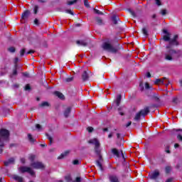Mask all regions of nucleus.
Masks as SVG:
<instances>
[{"instance_id": "obj_7", "label": "nucleus", "mask_w": 182, "mask_h": 182, "mask_svg": "<svg viewBox=\"0 0 182 182\" xmlns=\"http://www.w3.org/2000/svg\"><path fill=\"white\" fill-rule=\"evenodd\" d=\"M31 166L33 168H45V165L42 162H33Z\"/></svg>"}, {"instance_id": "obj_9", "label": "nucleus", "mask_w": 182, "mask_h": 182, "mask_svg": "<svg viewBox=\"0 0 182 182\" xmlns=\"http://www.w3.org/2000/svg\"><path fill=\"white\" fill-rule=\"evenodd\" d=\"M114 25H119V23H122V21H120V18H119L116 15H113L111 18Z\"/></svg>"}, {"instance_id": "obj_16", "label": "nucleus", "mask_w": 182, "mask_h": 182, "mask_svg": "<svg viewBox=\"0 0 182 182\" xmlns=\"http://www.w3.org/2000/svg\"><path fill=\"white\" fill-rule=\"evenodd\" d=\"M70 153V151H65L64 153H62L59 156H58V160H62V159H65Z\"/></svg>"}, {"instance_id": "obj_48", "label": "nucleus", "mask_w": 182, "mask_h": 182, "mask_svg": "<svg viewBox=\"0 0 182 182\" xmlns=\"http://www.w3.org/2000/svg\"><path fill=\"white\" fill-rule=\"evenodd\" d=\"M173 181H174V178L170 177L167 178L165 182H173Z\"/></svg>"}, {"instance_id": "obj_55", "label": "nucleus", "mask_w": 182, "mask_h": 182, "mask_svg": "<svg viewBox=\"0 0 182 182\" xmlns=\"http://www.w3.org/2000/svg\"><path fill=\"white\" fill-rule=\"evenodd\" d=\"M145 89H146L147 90L150 89V84H149V82L145 83Z\"/></svg>"}, {"instance_id": "obj_26", "label": "nucleus", "mask_w": 182, "mask_h": 182, "mask_svg": "<svg viewBox=\"0 0 182 182\" xmlns=\"http://www.w3.org/2000/svg\"><path fill=\"white\" fill-rule=\"evenodd\" d=\"M95 21L97 25H100V26L104 25L103 20L100 17H96Z\"/></svg>"}, {"instance_id": "obj_19", "label": "nucleus", "mask_w": 182, "mask_h": 182, "mask_svg": "<svg viewBox=\"0 0 182 182\" xmlns=\"http://www.w3.org/2000/svg\"><path fill=\"white\" fill-rule=\"evenodd\" d=\"M54 95L55 96H57V97H58L59 99H61V100H63V99H65V95L59 91L54 92Z\"/></svg>"}, {"instance_id": "obj_11", "label": "nucleus", "mask_w": 182, "mask_h": 182, "mask_svg": "<svg viewBox=\"0 0 182 182\" xmlns=\"http://www.w3.org/2000/svg\"><path fill=\"white\" fill-rule=\"evenodd\" d=\"M163 33H165V35L163 37V40L165 41V42H167L168 41L170 40V36L171 34L169 33L168 31L166 30V29H164L163 30Z\"/></svg>"}, {"instance_id": "obj_36", "label": "nucleus", "mask_w": 182, "mask_h": 182, "mask_svg": "<svg viewBox=\"0 0 182 182\" xmlns=\"http://www.w3.org/2000/svg\"><path fill=\"white\" fill-rule=\"evenodd\" d=\"M66 83H70V82H73V77H68L64 80Z\"/></svg>"}, {"instance_id": "obj_22", "label": "nucleus", "mask_w": 182, "mask_h": 182, "mask_svg": "<svg viewBox=\"0 0 182 182\" xmlns=\"http://www.w3.org/2000/svg\"><path fill=\"white\" fill-rule=\"evenodd\" d=\"M88 143H90V144H95V146H96L97 144H100V142H99L97 139H90L88 141Z\"/></svg>"}, {"instance_id": "obj_14", "label": "nucleus", "mask_w": 182, "mask_h": 182, "mask_svg": "<svg viewBox=\"0 0 182 182\" xmlns=\"http://www.w3.org/2000/svg\"><path fill=\"white\" fill-rule=\"evenodd\" d=\"M72 112V107H67L63 112L64 117L68 118L69 117V115L70 114V112Z\"/></svg>"}, {"instance_id": "obj_2", "label": "nucleus", "mask_w": 182, "mask_h": 182, "mask_svg": "<svg viewBox=\"0 0 182 182\" xmlns=\"http://www.w3.org/2000/svg\"><path fill=\"white\" fill-rule=\"evenodd\" d=\"M5 141H9V131L8 129H0V147H5Z\"/></svg>"}, {"instance_id": "obj_25", "label": "nucleus", "mask_w": 182, "mask_h": 182, "mask_svg": "<svg viewBox=\"0 0 182 182\" xmlns=\"http://www.w3.org/2000/svg\"><path fill=\"white\" fill-rule=\"evenodd\" d=\"M33 12L34 15H38V12H39V6L38 5H34L33 9Z\"/></svg>"}, {"instance_id": "obj_51", "label": "nucleus", "mask_w": 182, "mask_h": 182, "mask_svg": "<svg viewBox=\"0 0 182 182\" xmlns=\"http://www.w3.org/2000/svg\"><path fill=\"white\" fill-rule=\"evenodd\" d=\"M73 164H74V166H77L79 165V160L75 159L73 161Z\"/></svg>"}, {"instance_id": "obj_15", "label": "nucleus", "mask_w": 182, "mask_h": 182, "mask_svg": "<svg viewBox=\"0 0 182 182\" xmlns=\"http://www.w3.org/2000/svg\"><path fill=\"white\" fill-rule=\"evenodd\" d=\"M94 150L97 156H100V154H102V151L100 150V144H97V145L95 146Z\"/></svg>"}, {"instance_id": "obj_18", "label": "nucleus", "mask_w": 182, "mask_h": 182, "mask_svg": "<svg viewBox=\"0 0 182 182\" xmlns=\"http://www.w3.org/2000/svg\"><path fill=\"white\" fill-rule=\"evenodd\" d=\"M15 163V159L14 158H10L8 161H4V166L8 167L9 164H14Z\"/></svg>"}, {"instance_id": "obj_41", "label": "nucleus", "mask_w": 182, "mask_h": 182, "mask_svg": "<svg viewBox=\"0 0 182 182\" xmlns=\"http://www.w3.org/2000/svg\"><path fill=\"white\" fill-rule=\"evenodd\" d=\"M165 59L166 60H173V57L168 54H166Z\"/></svg>"}, {"instance_id": "obj_3", "label": "nucleus", "mask_w": 182, "mask_h": 182, "mask_svg": "<svg viewBox=\"0 0 182 182\" xmlns=\"http://www.w3.org/2000/svg\"><path fill=\"white\" fill-rule=\"evenodd\" d=\"M150 113V107H146L144 109H141L139 112H137L134 118V120L135 122H139L140 121V119L141 118V116L143 117H146L148 114Z\"/></svg>"}, {"instance_id": "obj_39", "label": "nucleus", "mask_w": 182, "mask_h": 182, "mask_svg": "<svg viewBox=\"0 0 182 182\" xmlns=\"http://www.w3.org/2000/svg\"><path fill=\"white\" fill-rule=\"evenodd\" d=\"M9 52H10L11 53H15V52H16V48H15V47H9L8 48Z\"/></svg>"}, {"instance_id": "obj_34", "label": "nucleus", "mask_w": 182, "mask_h": 182, "mask_svg": "<svg viewBox=\"0 0 182 182\" xmlns=\"http://www.w3.org/2000/svg\"><path fill=\"white\" fill-rule=\"evenodd\" d=\"M47 139H48L50 141V146H52V143L53 141V138L49 135V134H46Z\"/></svg>"}, {"instance_id": "obj_17", "label": "nucleus", "mask_w": 182, "mask_h": 182, "mask_svg": "<svg viewBox=\"0 0 182 182\" xmlns=\"http://www.w3.org/2000/svg\"><path fill=\"white\" fill-rule=\"evenodd\" d=\"M70 153V151H65L64 153H62L59 156H58V160H62V159H65Z\"/></svg>"}, {"instance_id": "obj_23", "label": "nucleus", "mask_w": 182, "mask_h": 182, "mask_svg": "<svg viewBox=\"0 0 182 182\" xmlns=\"http://www.w3.org/2000/svg\"><path fill=\"white\" fill-rule=\"evenodd\" d=\"M173 170V168L171 167V166H165V173L166 175H168L171 173V171Z\"/></svg>"}, {"instance_id": "obj_4", "label": "nucleus", "mask_w": 182, "mask_h": 182, "mask_svg": "<svg viewBox=\"0 0 182 182\" xmlns=\"http://www.w3.org/2000/svg\"><path fill=\"white\" fill-rule=\"evenodd\" d=\"M102 48L104 50L107 52H110L111 53H117V48H114L110 43L105 42L102 43Z\"/></svg>"}, {"instance_id": "obj_8", "label": "nucleus", "mask_w": 182, "mask_h": 182, "mask_svg": "<svg viewBox=\"0 0 182 182\" xmlns=\"http://www.w3.org/2000/svg\"><path fill=\"white\" fill-rule=\"evenodd\" d=\"M90 71L85 70L82 74V82H87L89 80Z\"/></svg>"}, {"instance_id": "obj_10", "label": "nucleus", "mask_w": 182, "mask_h": 182, "mask_svg": "<svg viewBox=\"0 0 182 182\" xmlns=\"http://www.w3.org/2000/svg\"><path fill=\"white\" fill-rule=\"evenodd\" d=\"M112 154H114V156H116V157H117L119 159L120 157V153H121V154H123V150L121 149L119 151V150H117V149L113 148L112 149Z\"/></svg>"}, {"instance_id": "obj_33", "label": "nucleus", "mask_w": 182, "mask_h": 182, "mask_svg": "<svg viewBox=\"0 0 182 182\" xmlns=\"http://www.w3.org/2000/svg\"><path fill=\"white\" fill-rule=\"evenodd\" d=\"M28 140L31 143H35V139H33V137L32 136V134H28Z\"/></svg>"}, {"instance_id": "obj_43", "label": "nucleus", "mask_w": 182, "mask_h": 182, "mask_svg": "<svg viewBox=\"0 0 182 182\" xmlns=\"http://www.w3.org/2000/svg\"><path fill=\"white\" fill-rule=\"evenodd\" d=\"M26 52V48H23L20 50V56H23V55H25V53Z\"/></svg>"}, {"instance_id": "obj_13", "label": "nucleus", "mask_w": 182, "mask_h": 182, "mask_svg": "<svg viewBox=\"0 0 182 182\" xmlns=\"http://www.w3.org/2000/svg\"><path fill=\"white\" fill-rule=\"evenodd\" d=\"M30 16H31V11H29V10H26V11L21 14V18H22V19H28Z\"/></svg>"}, {"instance_id": "obj_27", "label": "nucleus", "mask_w": 182, "mask_h": 182, "mask_svg": "<svg viewBox=\"0 0 182 182\" xmlns=\"http://www.w3.org/2000/svg\"><path fill=\"white\" fill-rule=\"evenodd\" d=\"M122 102V95L117 97L116 105L117 107L120 106V102Z\"/></svg>"}, {"instance_id": "obj_44", "label": "nucleus", "mask_w": 182, "mask_h": 182, "mask_svg": "<svg viewBox=\"0 0 182 182\" xmlns=\"http://www.w3.org/2000/svg\"><path fill=\"white\" fill-rule=\"evenodd\" d=\"M181 166H182V163L181 162L178 163L176 164V170H180V168H181Z\"/></svg>"}, {"instance_id": "obj_37", "label": "nucleus", "mask_w": 182, "mask_h": 182, "mask_svg": "<svg viewBox=\"0 0 182 182\" xmlns=\"http://www.w3.org/2000/svg\"><path fill=\"white\" fill-rule=\"evenodd\" d=\"M24 90L26 92H28L29 90H32V87H31V85L30 84L26 85V86L24 87Z\"/></svg>"}, {"instance_id": "obj_52", "label": "nucleus", "mask_w": 182, "mask_h": 182, "mask_svg": "<svg viewBox=\"0 0 182 182\" xmlns=\"http://www.w3.org/2000/svg\"><path fill=\"white\" fill-rule=\"evenodd\" d=\"M36 128L37 130H42V126H41L39 124H36Z\"/></svg>"}, {"instance_id": "obj_21", "label": "nucleus", "mask_w": 182, "mask_h": 182, "mask_svg": "<svg viewBox=\"0 0 182 182\" xmlns=\"http://www.w3.org/2000/svg\"><path fill=\"white\" fill-rule=\"evenodd\" d=\"M13 179L18 182H23V178L18 175H14Z\"/></svg>"}, {"instance_id": "obj_42", "label": "nucleus", "mask_w": 182, "mask_h": 182, "mask_svg": "<svg viewBox=\"0 0 182 182\" xmlns=\"http://www.w3.org/2000/svg\"><path fill=\"white\" fill-rule=\"evenodd\" d=\"M84 5L86 6V8H90V5L89 4L88 0H84Z\"/></svg>"}, {"instance_id": "obj_54", "label": "nucleus", "mask_w": 182, "mask_h": 182, "mask_svg": "<svg viewBox=\"0 0 182 182\" xmlns=\"http://www.w3.org/2000/svg\"><path fill=\"white\" fill-rule=\"evenodd\" d=\"M32 53H35V50H30L29 51H28L26 55H32Z\"/></svg>"}, {"instance_id": "obj_50", "label": "nucleus", "mask_w": 182, "mask_h": 182, "mask_svg": "<svg viewBox=\"0 0 182 182\" xmlns=\"http://www.w3.org/2000/svg\"><path fill=\"white\" fill-rule=\"evenodd\" d=\"M65 12L66 14H70V15H75V14H73V12L70 9L65 10Z\"/></svg>"}, {"instance_id": "obj_5", "label": "nucleus", "mask_w": 182, "mask_h": 182, "mask_svg": "<svg viewBox=\"0 0 182 182\" xmlns=\"http://www.w3.org/2000/svg\"><path fill=\"white\" fill-rule=\"evenodd\" d=\"M18 171L22 173H28L29 174H31V176H35V171H33L32 168L28 166H21L20 168H18Z\"/></svg>"}, {"instance_id": "obj_38", "label": "nucleus", "mask_w": 182, "mask_h": 182, "mask_svg": "<svg viewBox=\"0 0 182 182\" xmlns=\"http://www.w3.org/2000/svg\"><path fill=\"white\" fill-rule=\"evenodd\" d=\"M93 11L95 14H97V15H105L103 12L100 11V10H98L97 9H94Z\"/></svg>"}, {"instance_id": "obj_28", "label": "nucleus", "mask_w": 182, "mask_h": 182, "mask_svg": "<svg viewBox=\"0 0 182 182\" xmlns=\"http://www.w3.org/2000/svg\"><path fill=\"white\" fill-rule=\"evenodd\" d=\"M39 107H49L50 104L48 102H43L41 104L38 105Z\"/></svg>"}, {"instance_id": "obj_32", "label": "nucleus", "mask_w": 182, "mask_h": 182, "mask_svg": "<svg viewBox=\"0 0 182 182\" xmlns=\"http://www.w3.org/2000/svg\"><path fill=\"white\" fill-rule=\"evenodd\" d=\"M35 159H36V156L34 154H31L28 157V159L30 160V161H31V163H33V161H35Z\"/></svg>"}, {"instance_id": "obj_56", "label": "nucleus", "mask_w": 182, "mask_h": 182, "mask_svg": "<svg viewBox=\"0 0 182 182\" xmlns=\"http://www.w3.org/2000/svg\"><path fill=\"white\" fill-rule=\"evenodd\" d=\"M97 156L99 157L98 161H100V162L103 161V158L102 156V154H100V155H97Z\"/></svg>"}, {"instance_id": "obj_40", "label": "nucleus", "mask_w": 182, "mask_h": 182, "mask_svg": "<svg viewBox=\"0 0 182 182\" xmlns=\"http://www.w3.org/2000/svg\"><path fill=\"white\" fill-rule=\"evenodd\" d=\"M129 12L132 18H136V13L134 11H132V9H129Z\"/></svg>"}, {"instance_id": "obj_47", "label": "nucleus", "mask_w": 182, "mask_h": 182, "mask_svg": "<svg viewBox=\"0 0 182 182\" xmlns=\"http://www.w3.org/2000/svg\"><path fill=\"white\" fill-rule=\"evenodd\" d=\"M139 87H140L141 91L144 90V84L143 83V82H141L139 83Z\"/></svg>"}, {"instance_id": "obj_46", "label": "nucleus", "mask_w": 182, "mask_h": 182, "mask_svg": "<svg viewBox=\"0 0 182 182\" xmlns=\"http://www.w3.org/2000/svg\"><path fill=\"white\" fill-rule=\"evenodd\" d=\"M12 75H13V76H16V75H18V69L14 68Z\"/></svg>"}, {"instance_id": "obj_30", "label": "nucleus", "mask_w": 182, "mask_h": 182, "mask_svg": "<svg viewBox=\"0 0 182 182\" xmlns=\"http://www.w3.org/2000/svg\"><path fill=\"white\" fill-rule=\"evenodd\" d=\"M172 103L174 105H178V103H180V100H178V97H175L172 99Z\"/></svg>"}, {"instance_id": "obj_24", "label": "nucleus", "mask_w": 182, "mask_h": 182, "mask_svg": "<svg viewBox=\"0 0 182 182\" xmlns=\"http://www.w3.org/2000/svg\"><path fill=\"white\" fill-rule=\"evenodd\" d=\"M95 164H96V166H97V167H99V168L101 171H103V165L102 164V162H100V161L97 160L95 161Z\"/></svg>"}, {"instance_id": "obj_62", "label": "nucleus", "mask_w": 182, "mask_h": 182, "mask_svg": "<svg viewBox=\"0 0 182 182\" xmlns=\"http://www.w3.org/2000/svg\"><path fill=\"white\" fill-rule=\"evenodd\" d=\"M146 77H151V74H150V73H146Z\"/></svg>"}, {"instance_id": "obj_29", "label": "nucleus", "mask_w": 182, "mask_h": 182, "mask_svg": "<svg viewBox=\"0 0 182 182\" xmlns=\"http://www.w3.org/2000/svg\"><path fill=\"white\" fill-rule=\"evenodd\" d=\"M164 79H166V77H164L163 80L158 78L155 80L154 84L159 85V83H161L163 85L164 83Z\"/></svg>"}, {"instance_id": "obj_6", "label": "nucleus", "mask_w": 182, "mask_h": 182, "mask_svg": "<svg viewBox=\"0 0 182 182\" xmlns=\"http://www.w3.org/2000/svg\"><path fill=\"white\" fill-rule=\"evenodd\" d=\"M160 177V171L156 169L154 172L149 173V180H157Z\"/></svg>"}, {"instance_id": "obj_31", "label": "nucleus", "mask_w": 182, "mask_h": 182, "mask_svg": "<svg viewBox=\"0 0 182 182\" xmlns=\"http://www.w3.org/2000/svg\"><path fill=\"white\" fill-rule=\"evenodd\" d=\"M33 25H36V26H39L41 25V21H39V18H36L33 21Z\"/></svg>"}, {"instance_id": "obj_20", "label": "nucleus", "mask_w": 182, "mask_h": 182, "mask_svg": "<svg viewBox=\"0 0 182 182\" xmlns=\"http://www.w3.org/2000/svg\"><path fill=\"white\" fill-rule=\"evenodd\" d=\"M76 43H77V45H78L79 46H84V47L87 46V43L86 41H83V40H82V41L77 40V41H76Z\"/></svg>"}, {"instance_id": "obj_35", "label": "nucleus", "mask_w": 182, "mask_h": 182, "mask_svg": "<svg viewBox=\"0 0 182 182\" xmlns=\"http://www.w3.org/2000/svg\"><path fill=\"white\" fill-rule=\"evenodd\" d=\"M141 31L144 36H147L149 35V32L147 31V28L146 27H144Z\"/></svg>"}, {"instance_id": "obj_64", "label": "nucleus", "mask_w": 182, "mask_h": 182, "mask_svg": "<svg viewBox=\"0 0 182 182\" xmlns=\"http://www.w3.org/2000/svg\"><path fill=\"white\" fill-rule=\"evenodd\" d=\"M117 139H120V133H117Z\"/></svg>"}, {"instance_id": "obj_45", "label": "nucleus", "mask_w": 182, "mask_h": 182, "mask_svg": "<svg viewBox=\"0 0 182 182\" xmlns=\"http://www.w3.org/2000/svg\"><path fill=\"white\" fill-rule=\"evenodd\" d=\"M161 14L163 16L167 15V10H166V9H162V10L161 11Z\"/></svg>"}, {"instance_id": "obj_1", "label": "nucleus", "mask_w": 182, "mask_h": 182, "mask_svg": "<svg viewBox=\"0 0 182 182\" xmlns=\"http://www.w3.org/2000/svg\"><path fill=\"white\" fill-rule=\"evenodd\" d=\"M177 39H178V35L177 34L174 35L173 38L171 39L169 37V40L167 41L168 42V45L166 47V49L167 50L166 52L169 55H176V53H177V51L173 49V46H178L180 45Z\"/></svg>"}, {"instance_id": "obj_12", "label": "nucleus", "mask_w": 182, "mask_h": 182, "mask_svg": "<svg viewBox=\"0 0 182 182\" xmlns=\"http://www.w3.org/2000/svg\"><path fill=\"white\" fill-rule=\"evenodd\" d=\"M108 178L110 182H120L119 178L116 175H109Z\"/></svg>"}, {"instance_id": "obj_57", "label": "nucleus", "mask_w": 182, "mask_h": 182, "mask_svg": "<svg viewBox=\"0 0 182 182\" xmlns=\"http://www.w3.org/2000/svg\"><path fill=\"white\" fill-rule=\"evenodd\" d=\"M23 76H24L25 77H29V73H23Z\"/></svg>"}, {"instance_id": "obj_58", "label": "nucleus", "mask_w": 182, "mask_h": 182, "mask_svg": "<svg viewBox=\"0 0 182 182\" xmlns=\"http://www.w3.org/2000/svg\"><path fill=\"white\" fill-rule=\"evenodd\" d=\"M80 181H82V178L80 177H77L75 178V182H80Z\"/></svg>"}, {"instance_id": "obj_59", "label": "nucleus", "mask_w": 182, "mask_h": 182, "mask_svg": "<svg viewBox=\"0 0 182 182\" xmlns=\"http://www.w3.org/2000/svg\"><path fill=\"white\" fill-rule=\"evenodd\" d=\"M177 139H178V140H179V141H182V136L181 134H178L177 136Z\"/></svg>"}, {"instance_id": "obj_61", "label": "nucleus", "mask_w": 182, "mask_h": 182, "mask_svg": "<svg viewBox=\"0 0 182 182\" xmlns=\"http://www.w3.org/2000/svg\"><path fill=\"white\" fill-rule=\"evenodd\" d=\"M174 147H175V149H178V147H180V144H174Z\"/></svg>"}, {"instance_id": "obj_60", "label": "nucleus", "mask_w": 182, "mask_h": 182, "mask_svg": "<svg viewBox=\"0 0 182 182\" xmlns=\"http://www.w3.org/2000/svg\"><path fill=\"white\" fill-rule=\"evenodd\" d=\"M129 126H132V121H129V122L126 124V127H129Z\"/></svg>"}, {"instance_id": "obj_63", "label": "nucleus", "mask_w": 182, "mask_h": 182, "mask_svg": "<svg viewBox=\"0 0 182 182\" xmlns=\"http://www.w3.org/2000/svg\"><path fill=\"white\" fill-rule=\"evenodd\" d=\"M151 18H152V19H156V18H157V15L156 14H153Z\"/></svg>"}, {"instance_id": "obj_49", "label": "nucleus", "mask_w": 182, "mask_h": 182, "mask_svg": "<svg viewBox=\"0 0 182 182\" xmlns=\"http://www.w3.org/2000/svg\"><path fill=\"white\" fill-rule=\"evenodd\" d=\"M87 130L88 133H92V132H93L94 129L92 127H88L87 128Z\"/></svg>"}, {"instance_id": "obj_53", "label": "nucleus", "mask_w": 182, "mask_h": 182, "mask_svg": "<svg viewBox=\"0 0 182 182\" xmlns=\"http://www.w3.org/2000/svg\"><path fill=\"white\" fill-rule=\"evenodd\" d=\"M155 2L158 5V6H161V1H160V0H155Z\"/></svg>"}]
</instances>
